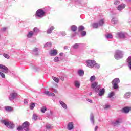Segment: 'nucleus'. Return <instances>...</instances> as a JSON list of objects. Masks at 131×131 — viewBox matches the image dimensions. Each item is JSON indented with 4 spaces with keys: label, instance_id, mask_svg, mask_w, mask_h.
<instances>
[{
    "label": "nucleus",
    "instance_id": "nucleus-50",
    "mask_svg": "<svg viewBox=\"0 0 131 131\" xmlns=\"http://www.w3.org/2000/svg\"><path fill=\"white\" fill-rule=\"evenodd\" d=\"M0 76H1L2 78H6V75H5V74H4L3 72H0Z\"/></svg>",
    "mask_w": 131,
    "mask_h": 131
},
{
    "label": "nucleus",
    "instance_id": "nucleus-43",
    "mask_svg": "<svg viewBox=\"0 0 131 131\" xmlns=\"http://www.w3.org/2000/svg\"><path fill=\"white\" fill-rule=\"evenodd\" d=\"M78 47H79V44L78 43H75L72 46L73 49H78Z\"/></svg>",
    "mask_w": 131,
    "mask_h": 131
},
{
    "label": "nucleus",
    "instance_id": "nucleus-17",
    "mask_svg": "<svg viewBox=\"0 0 131 131\" xmlns=\"http://www.w3.org/2000/svg\"><path fill=\"white\" fill-rule=\"evenodd\" d=\"M55 29V27L51 26L50 28H49L47 30V34H50V33H52V31Z\"/></svg>",
    "mask_w": 131,
    "mask_h": 131
},
{
    "label": "nucleus",
    "instance_id": "nucleus-38",
    "mask_svg": "<svg viewBox=\"0 0 131 131\" xmlns=\"http://www.w3.org/2000/svg\"><path fill=\"white\" fill-rule=\"evenodd\" d=\"M92 26L94 27V28H98V27H100L99 24L97 23H93Z\"/></svg>",
    "mask_w": 131,
    "mask_h": 131
},
{
    "label": "nucleus",
    "instance_id": "nucleus-28",
    "mask_svg": "<svg viewBox=\"0 0 131 131\" xmlns=\"http://www.w3.org/2000/svg\"><path fill=\"white\" fill-rule=\"evenodd\" d=\"M127 63L128 64L129 68L131 70V56H129L127 58Z\"/></svg>",
    "mask_w": 131,
    "mask_h": 131
},
{
    "label": "nucleus",
    "instance_id": "nucleus-4",
    "mask_svg": "<svg viewBox=\"0 0 131 131\" xmlns=\"http://www.w3.org/2000/svg\"><path fill=\"white\" fill-rule=\"evenodd\" d=\"M95 64H96V61L94 60H87L85 61V64L88 68H94V66H95Z\"/></svg>",
    "mask_w": 131,
    "mask_h": 131
},
{
    "label": "nucleus",
    "instance_id": "nucleus-64",
    "mask_svg": "<svg viewBox=\"0 0 131 131\" xmlns=\"http://www.w3.org/2000/svg\"><path fill=\"white\" fill-rule=\"evenodd\" d=\"M51 115H53V112L51 111H50Z\"/></svg>",
    "mask_w": 131,
    "mask_h": 131
},
{
    "label": "nucleus",
    "instance_id": "nucleus-23",
    "mask_svg": "<svg viewBox=\"0 0 131 131\" xmlns=\"http://www.w3.org/2000/svg\"><path fill=\"white\" fill-rule=\"evenodd\" d=\"M122 112H123V113H126V114L128 113V112H129V107H124L122 110Z\"/></svg>",
    "mask_w": 131,
    "mask_h": 131
},
{
    "label": "nucleus",
    "instance_id": "nucleus-57",
    "mask_svg": "<svg viewBox=\"0 0 131 131\" xmlns=\"http://www.w3.org/2000/svg\"><path fill=\"white\" fill-rule=\"evenodd\" d=\"M2 30H3V31H6V30H7V28H3L2 29Z\"/></svg>",
    "mask_w": 131,
    "mask_h": 131
},
{
    "label": "nucleus",
    "instance_id": "nucleus-49",
    "mask_svg": "<svg viewBox=\"0 0 131 131\" xmlns=\"http://www.w3.org/2000/svg\"><path fill=\"white\" fill-rule=\"evenodd\" d=\"M101 88V85H97L96 86V89H95L96 92H98V91H100V89Z\"/></svg>",
    "mask_w": 131,
    "mask_h": 131
},
{
    "label": "nucleus",
    "instance_id": "nucleus-32",
    "mask_svg": "<svg viewBox=\"0 0 131 131\" xmlns=\"http://www.w3.org/2000/svg\"><path fill=\"white\" fill-rule=\"evenodd\" d=\"M90 120L93 124H95V120H94V115L91 114L90 115Z\"/></svg>",
    "mask_w": 131,
    "mask_h": 131
},
{
    "label": "nucleus",
    "instance_id": "nucleus-5",
    "mask_svg": "<svg viewBox=\"0 0 131 131\" xmlns=\"http://www.w3.org/2000/svg\"><path fill=\"white\" fill-rule=\"evenodd\" d=\"M46 14V12L42 10V9H40L38 10L36 12V16L38 18H43L45 17V14Z\"/></svg>",
    "mask_w": 131,
    "mask_h": 131
},
{
    "label": "nucleus",
    "instance_id": "nucleus-45",
    "mask_svg": "<svg viewBox=\"0 0 131 131\" xmlns=\"http://www.w3.org/2000/svg\"><path fill=\"white\" fill-rule=\"evenodd\" d=\"M81 36H85L86 35V32H85V31H82V32H81Z\"/></svg>",
    "mask_w": 131,
    "mask_h": 131
},
{
    "label": "nucleus",
    "instance_id": "nucleus-33",
    "mask_svg": "<svg viewBox=\"0 0 131 131\" xmlns=\"http://www.w3.org/2000/svg\"><path fill=\"white\" fill-rule=\"evenodd\" d=\"M104 23H105V21L103 19H102L100 20H99V21L98 22V25L99 26H103Z\"/></svg>",
    "mask_w": 131,
    "mask_h": 131
},
{
    "label": "nucleus",
    "instance_id": "nucleus-47",
    "mask_svg": "<svg viewBox=\"0 0 131 131\" xmlns=\"http://www.w3.org/2000/svg\"><path fill=\"white\" fill-rule=\"evenodd\" d=\"M17 130H18V131L23 130V126H19L17 128Z\"/></svg>",
    "mask_w": 131,
    "mask_h": 131
},
{
    "label": "nucleus",
    "instance_id": "nucleus-7",
    "mask_svg": "<svg viewBox=\"0 0 131 131\" xmlns=\"http://www.w3.org/2000/svg\"><path fill=\"white\" fill-rule=\"evenodd\" d=\"M22 126L25 131H29V122L26 121L23 123Z\"/></svg>",
    "mask_w": 131,
    "mask_h": 131
},
{
    "label": "nucleus",
    "instance_id": "nucleus-9",
    "mask_svg": "<svg viewBox=\"0 0 131 131\" xmlns=\"http://www.w3.org/2000/svg\"><path fill=\"white\" fill-rule=\"evenodd\" d=\"M0 69H2L3 72H4V73H9V72H10L9 69H8L7 67L3 64H0Z\"/></svg>",
    "mask_w": 131,
    "mask_h": 131
},
{
    "label": "nucleus",
    "instance_id": "nucleus-24",
    "mask_svg": "<svg viewBox=\"0 0 131 131\" xmlns=\"http://www.w3.org/2000/svg\"><path fill=\"white\" fill-rule=\"evenodd\" d=\"M97 85H98V82H94L91 84V88L92 89H93V90H96Z\"/></svg>",
    "mask_w": 131,
    "mask_h": 131
},
{
    "label": "nucleus",
    "instance_id": "nucleus-20",
    "mask_svg": "<svg viewBox=\"0 0 131 131\" xmlns=\"http://www.w3.org/2000/svg\"><path fill=\"white\" fill-rule=\"evenodd\" d=\"M34 33L33 31H30L28 32V34H27V38H31L32 36H33Z\"/></svg>",
    "mask_w": 131,
    "mask_h": 131
},
{
    "label": "nucleus",
    "instance_id": "nucleus-58",
    "mask_svg": "<svg viewBox=\"0 0 131 131\" xmlns=\"http://www.w3.org/2000/svg\"><path fill=\"white\" fill-rule=\"evenodd\" d=\"M64 55V53H63L62 52H61L60 54H59V56H62Z\"/></svg>",
    "mask_w": 131,
    "mask_h": 131
},
{
    "label": "nucleus",
    "instance_id": "nucleus-26",
    "mask_svg": "<svg viewBox=\"0 0 131 131\" xmlns=\"http://www.w3.org/2000/svg\"><path fill=\"white\" fill-rule=\"evenodd\" d=\"M71 29L72 31H73V32H75V31L77 30V26L75 25H73L71 26Z\"/></svg>",
    "mask_w": 131,
    "mask_h": 131
},
{
    "label": "nucleus",
    "instance_id": "nucleus-16",
    "mask_svg": "<svg viewBox=\"0 0 131 131\" xmlns=\"http://www.w3.org/2000/svg\"><path fill=\"white\" fill-rule=\"evenodd\" d=\"M74 84L77 89H79V88H80V81L78 80H75L74 82Z\"/></svg>",
    "mask_w": 131,
    "mask_h": 131
},
{
    "label": "nucleus",
    "instance_id": "nucleus-37",
    "mask_svg": "<svg viewBox=\"0 0 131 131\" xmlns=\"http://www.w3.org/2000/svg\"><path fill=\"white\" fill-rule=\"evenodd\" d=\"M5 110H6V111H13V107H11V106H6L5 107Z\"/></svg>",
    "mask_w": 131,
    "mask_h": 131
},
{
    "label": "nucleus",
    "instance_id": "nucleus-27",
    "mask_svg": "<svg viewBox=\"0 0 131 131\" xmlns=\"http://www.w3.org/2000/svg\"><path fill=\"white\" fill-rule=\"evenodd\" d=\"M130 95H131L130 92L126 93L124 95L125 99H129V98H130Z\"/></svg>",
    "mask_w": 131,
    "mask_h": 131
},
{
    "label": "nucleus",
    "instance_id": "nucleus-61",
    "mask_svg": "<svg viewBox=\"0 0 131 131\" xmlns=\"http://www.w3.org/2000/svg\"><path fill=\"white\" fill-rule=\"evenodd\" d=\"M60 79L62 81L64 80V77H61Z\"/></svg>",
    "mask_w": 131,
    "mask_h": 131
},
{
    "label": "nucleus",
    "instance_id": "nucleus-55",
    "mask_svg": "<svg viewBox=\"0 0 131 131\" xmlns=\"http://www.w3.org/2000/svg\"><path fill=\"white\" fill-rule=\"evenodd\" d=\"M87 102H89V103H93V101L91 99H86Z\"/></svg>",
    "mask_w": 131,
    "mask_h": 131
},
{
    "label": "nucleus",
    "instance_id": "nucleus-44",
    "mask_svg": "<svg viewBox=\"0 0 131 131\" xmlns=\"http://www.w3.org/2000/svg\"><path fill=\"white\" fill-rule=\"evenodd\" d=\"M59 61H60V57H56L54 58V62H59Z\"/></svg>",
    "mask_w": 131,
    "mask_h": 131
},
{
    "label": "nucleus",
    "instance_id": "nucleus-14",
    "mask_svg": "<svg viewBox=\"0 0 131 131\" xmlns=\"http://www.w3.org/2000/svg\"><path fill=\"white\" fill-rule=\"evenodd\" d=\"M77 74L79 76L82 77L84 75V71L82 69H79L77 70Z\"/></svg>",
    "mask_w": 131,
    "mask_h": 131
},
{
    "label": "nucleus",
    "instance_id": "nucleus-34",
    "mask_svg": "<svg viewBox=\"0 0 131 131\" xmlns=\"http://www.w3.org/2000/svg\"><path fill=\"white\" fill-rule=\"evenodd\" d=\"M95 80L96 76L95 75L92 76L89 79V81H90V82H93V81H95Z\"/></svg>",
    "mask_w": 131,
    "mask_h": 131
},
{
    "label": "nucleus",
    "instance_id": "nucleus-60",
    "mask_svg": "<svg viewBox=\"0 0 131 131\" xmlns=\"http://www.w3.org/2000/svg\"><path fill=\"white\" fill-rule=\"evenodd\" d=\"M64 50H67V49H68V46H64Z\"/></svg>",
    "mask_w": 131,
    "mask_h": 131
},
{
    "label": "nucleus",
    "instance_id": "nucleus-2",
    "mask_svg": "<svg viewBox=\"0 0 131 131\" xmlns=\"http://www.w3.org/2000/svg\"><path fill=\"white\" fill-rule=\"evenodd\" d=\"M123 55L124 53L123 52L120 50H116L115 52L114 57L116 60H119V59H122L123 58Z\"/></svg>",
    "mask_w": 131,
    "mask_h": 131
},
{
    "label": "nucleus",
    "instance_id": "nucleus-42",
    "mask_svg": "<svg viewBox=\"0 0 131 131\" xmlns=\"http://www.w3.org/2000/svg\"><path fill=\"white\" fill-rule=\"evenodd\" d=\"M52 79L55 82H57V83H59V78H56L55 77H52Z\"/></svg>",
    "mask_w": 131,
    "mask_h": 131
},
{
    "label": "nucleus",
    "instance_id": "nucleus-25",
    "mask_svg": "<svg viewBox=\"0 0 131 131\" xmlns=\"http://www.w3.org/2000/svg\"><path fill=\"white\" fill-rule=\"evenodd\" d=\"M111 105L109 104V103H106L105 105H103V108L105 110H108V109H110Z\"/></svg>",
    "mask_w": 131,
    "mask_h": 131
},
{
    "label": "nucleus",
    "instance_id": "nucleus-48",
    "mask_svg": "<svg viewBox=\"0 0 131 131\" xmlns=\"http://www.w3.org/2000/svg\"><path fill=\"white\" fill-rule=\"evenodd\" d=\"M33 119L34 120H36V119H37V115L34 114L33 115Z\"/></svg>",
    "mask_w": 131,
    "mask_h": 131
},
{
    "label": "nucleus",
    "instance_id": "nucleus-40",
    "mask_svg": "<svg viewBox=\"0 0 131 131\" xmlns=\"http://www.w3.org/2000/svg\"><path fill=\"white\" fill-rule=\"evenodd\" d=\"M35 107V104L34 103H31L30 105V108L31 109V110H33Z\"/></svg>",
    "mask_w": 131,
    "mask_h": 131
},
{
    "label": "nucleus",
    "instance_id": "nucleus-36",
    "mask_svg": "<svg viewBox=\"0 0 131 131\" xmlns=\"http://www.w3.org/2000/svg\"><path fill=\"white\" fill-rule=\"evenodd\" d=\"M101 67V64L99 63H97L95 61V64H94V68H95V69H99Z\"/></svg>",
    "mask_w": 131,
    "mask_h": 131
},
{
    "label": "nucleus",
    "instance_id": "nucleus-63",
    "mask_svg": "<svg viewBox=\"0 0 131 131\" xmlns=\"http://www.w3.org/2000/svg\"><path fill=\"white\" fill-rule=\"evenodd\" d=\"M52 92H54V93H57V90H54V91H52Z\"/></svg>",
    "mask_w": 131,
    "mask_h": 131
},
{
    "label": "nucleus",
    "instance_id": "nucleus-52",
    "mask_svg": "<svg viewBox=\"0 0 131 131\" xmlns=\"http://www.w3.org/2000/svg\"><path fill=\"white\" fill-rule=\"evenodd\" d=\"M60 34L61 36H65V35H66V33H65V32H61Z\"/></svg>",
    "mask_w": 131,
    "mask_h": 131
},
{
    "label": "nucleus",
    "instance_id": "nucleus-46",
    "mask_svg": "<svg viewBox=\"0 0 131 131\" xmlns=\"http://www.w3.org/2000/svg\"><path fill=\"white\" fill-rule=\"evenodd\" d=\"M33 32L35 33L39 32V29L37 28V27H35L33 29Z\"/></svg>",
    "mask_w": 131,
    "mask_h": 131
},
{
    "label": "nucleus",
    "instance_id": "nucleus-6",
    "mask_svg": "<svg viewBox=\"0 0 131 131\" xmlns=\"http://www.w3.org/2000/svg\"><path fill=\"white\" fill-rule=\"evenodd\" d=\"M3 123L7 126L8 128H11V129L14 128L15 127V125L14 123L11 122H8L6 121V120H3Z\"/></svg>",
    "mask_w": 131,
    "mask_h": 131
},
{
    "label": "nucleus",
    "instance_id": "nucleus-8",
    "mask_svg": "<svg viewBox=\"0 0 131 131\" xmlns=\"http://www.w3.org/2000/svg\"><path fill=\"white\" fill-rule=\"evenodd\" d=\"M17 96H18V94L16 92H13L11 93L9 97L10 101H13V100L16 99V98H17Z\"/></svg>",
    "mask_w": 131,
    "mask_h": 131
},
{
    "label": "nucleus",
    "instance_id": "nucleus-10",
    "mask_svg": "<svg viewBox=\"0 0 131 131\" xmlns=\"http://www.w3.org/2000/svg\"><path fill=\"white\" fill-rule=\"evenodd\" d=\"M122 122V120L120 118H118L115 122H112V124L114 126H117V125H119L120 123Z\"/></svg>",
    "mask_w": 131,
    "mask_h": 131
},
{
    "label": "nucleus",
    "instance_id": "nucleus-59",
    "mask_svg": "<svg viewBox=\"0 0 131 131\" xmlns=\"http://www.w3.org/2000/svg\"><path fill=\"white\" fill-rule=\"evenodd\" d=\"M98 126H96V127H95V131H97V129H98Z\"/></svg>",
    "mask_w": 131,
    "mask_h": 131
},
{
    "label": "nucleus",
    "instance_id": "nucleus-3",
    "mask_svg": "<svg viewBox=\"0 0 131 131\" xmlns=\"http://www.w3.org/2000/svg\"><path fill=\"white\" fill-rule=\"evenodd\" d=\"M120 83V80L118 78H116L112 81V84H113V88L115 90L118 89V83Z\"/></svg>",
    "mask_w": 131,
    "mask_h": 131
},
{
    "label": "nucleus",
    "instance_id": "nucleus-62",
    "mask_svg": "<svg viewBox=\"0 0 131 131\" xmlns=\"http://www.w3.org/2000/svg\"><path fill=\"white\" fill-rule=\"evenodd\" d=\"M92 95H93V93L90 92V93H89V96H92Z\"/></svg>",
    "mask_w": 131,
    "mask_h": 131
},
{
    "label": "nucleus",
    "instance_id": "nucleus-31",
    "mask_svg": "<svg viewBox=\"0 0 131 131\" xmlns=\"http://www.w3.org/2000/svg\"><path fill=\"white\" fill-rule=\"evenodd\" d=\"M84 29H85V28L84 27V26H80L78 28V31L80 32V31H83V30H84Z\"/></svg>",
    "mask_w": 131,
    "mask_h": 131
},
{
    "label": "nucleus",
    "instance_id": "nucleus-15",
    "mask_svg": "<svg viewBox=\"0 0 131 131\" xmlns=\"http://www.w3.org/2000/svg\"><path fill=\"white\" fill-rule=\"evenodd\" d=\"M59 103L61 105V107L62 108H63V109H65V110L67 109V108H68L67 104H66V103L65 102H64L60 100L59 101Z\"/></svg>",
    "mask_w": 131,
    "mask_h": 131
},
{
    "label": "nucleus",
    "instance_id": "nucleus-53",
    "mask_svg": "<svg viewBox=\"0 0 131 131\" xmlns=\"http://www.w3.org/2000/svg\"><path fill=\"white\" fill-rule=\"evenodd\" d=\"M119 0H115L114 2L115 5H119Z\"/></svg>",
    "mask_w": 131,
    "mask_h": 131
},
{
    "label": "nucleus",
    "instance_id": "nucleus-13",
    "mask_svg": "<svg viewBox=\"0 0 131 131\" xmlns=\"http://www.w3.org/2000/svg\"><path fill=\"white\" fill-rule=\"evenodd\" d=\"M49 54L50 56H56L57 54H58V51L56 49L51 50L50 51Z\"/></svg>",
    "mask_w": 131,
    "mask_h": 131
},
{
    "label": "nucleus",
    "instance_id": "nucleus-22",
    "mask_svg": "<svg viewBox=\"0 0 131 131\" xmlns=\"http://www.w3.org/2000/svg\"><path fill=\"white\" fill-rule=\"evenodd\" d=\"M32 54L35 56L38 55V48H35L32 51Z\"/></svg>",
    "mask_w": 131,
    "mask_h": 131
},
{
    "label": "nucleus",
    "instance_id": "nucleus-11",
    "mask_svg": "<svg viewBox=\"0 0 131 131\" xmlns=\"http://www.w3.org/2000/svg\"><path fill=\"white\" fill-rule=\"evenodd\" d=\"M68 130H72L74 128L73 122H69L67 125Z\"/></svg>",
    "mask_w": 131,
    "mask_h": 131
},
{
    "label": "nucleus",
    "instance_id": "nucleus-1",
    "mask_svg": "<svg viewBox=\"0 0 131 131\" xmlns=\"http://www.w3.org/2000/svg\"><path fill=\"white\" fill-rule=\"evenodd\" d=\"M116 36L119 38L125 40L128 39V38H130V36H129V35H128V34L125 32H118L116 34Z\"/></svg>",
    "mask_w": 131,
    "mask_h": 131
},
{
    "label": "nucleus",
    "instance_id": "nucleus-12",
    "mask_svg": "<svg viewBox=\"0 0 131 131\" xmlns=\"http://www.w3.org/2000/svg\"><path fill=\"white\" fill-rule=\"evenodd\" d=\"M104 95H105V89H100L99 90L98 96H99V97H102V96H104Z\"/></svg>",
    "mask_w": 131,
    "mask_h": 131
},
{
    "label": "nucleus",
    "instance_id": "nucleus-56",
    "mask_svg": "<svg viewBox=\"0 0 131 131\" xmlns=\"http://www.w3.org/2000/svg\"><path fill=\"white\" fill-rule=\"evenodd\" d=\"M24 104H25L26 105H27V103H28V102L27 101V100L26 99H25L24 100Z\"/></svg>",
    "mask_w": 131,
    "mask_h": 131
},
{
    "label": "nucleus",
    "instance_id": "nucleus-35",
    "mask_svg": "<svg viewBox=\"0 0 131 131\" xmlns=\"http://www.w3.org/2000/svg\"><path fill=\"white\" fill-rule=\"evenodd\" d=\"M105 37L107 39H111L113 38V36H112V34H108L105 35Z\"/></svg>",
    "mask_w": 131,
    "mask_h": 131
},
{
    "label": "nucleus",
    "instance_id": "nucleus-41",
    "mask_svg": "<svg viewBox=\"0 0 131 131\" xmlns=\"http://www.w3.org/2000/svg\"><path fill=\"white\" fill-rule=\"evenodd\" d=\"M46 128L47 129H52V128H53V126L50 124H47L46 125Z\"/></svg>",
    "mask_w": 131,
    "mask_h": 131
},
{
    "label": "nucleus",
    "instance_id": "nucleus-30",
    "mask_svg": "<svg viewBox=\"0 0 131 131\" xmlns=\"http://www.w3.org/2000/svg\"><path fill=\"white\" fill-rule=\"evenodd\" d=\"M113 96H114V92H111V93L108 94L107 98L111 99V100H113Z\"/></svg>",
    "mask_w": 131,
    "mask_h": 131
},
{
    "label": "nucleus",
    "instance_id": "nucleus-18",
    "mask_svg": "<svg viewBox=\"0 0 131 131\" xmlns=\"http://www.w3.org/2000/svg\"><path fill=\"white\" fill-rule=\"evenodd\" d=\"M44 94L45 95H47V96H50V97L55 96V94H54L50 91H45Z\"/></svg>",
    "mask_w": 131,
    "mask_h": 131
},
{
    "label": "nucleus",
    "instance_id": "nucleus-19",
    "mask_svg": "<svg viewBox=\"0 0 131 131\" xmlns=\"http://www.w3.org/2000/svg\"><path fill=\"white\" fill-rule=\"evenodd\" d=\"M125 8V4H122L118 6L117 9L118 11H121V10H123Z\"/></svg>",
    "mask_w": 131,
    "mask_h": 131
},
{
    "label": "nucleus",
    "instance_id": "nucleus-21",
    "mask_svg": "<svg viewBox=\"0 0 131 131\" xmlns=\"http://www.w3.org/2000/svg\"><path fill=\"white\" fill-rule=\"evenodd\" d=\"M111 23L112 24H117L118 23V19L116 17H113L111 20Z\"/></svg>",
    "mask_w": 131,
    "mask_h": 131
},
{
    "label": "nucleus",
    "instance_id": "nucleus-51",
    "mask_svg": "<svg viewBox=\"0 0 131 131\" xmlns=\"http://www.w3.org/2000/svg\"><path fill=\"white\" fill-rule=\"evenodd\" d=\"M3 56L6 58V59H9L10 58V56H9V55L7 54H3Z\"/></svg>",
    "mask_w": 131,
    "mask_h": 131
},
{
    "label": "nucleus",
    "instance_id": "nucleus-54",
    "mask_svg": "<svg viewBox=\"0 0 131 131\" xmlns=\"http://www.w3.org/2000/svg\"><path fill=\"white\" fill-rule=\"evenodd\" d=\"M76 35V32H74V33H72L71 37H74Z\"/></svg>",
    "mask_w": 131,
    "mask_h": 131
},
{
    "label": "nucleus",
    "instance_id": "nucleus-39",
    "mask_svg": "<svg viewBox=\"0 0 131 131\" xmlns=\"http://www.w3.org/2000/svg\"><path fill=\"white\" fill-rule=\"evenodd\" d=\"M51 46H52V43L50 42H48L44 45V47L48 48V47H51Z\"/></svg>",
    "mask_w": 131,
    "mask_h": 131
},
{
    "label": "nucleus",
    "instance_id": "nucleus-29",
    "mask_svg": "<svg viewBox=\"0 0 131 131\" xmlns=\"http://www.w3.org/2000/svg\"><path fill=\"white\" fill-rule=\"evenodd\" d=\"M48 110V108L46 106H44L42 107L40 109V111L42 113H45L46 111Z\"/></svg>",
    "mask_w": 131,
    "mask_h": 131
}]
</instances>
